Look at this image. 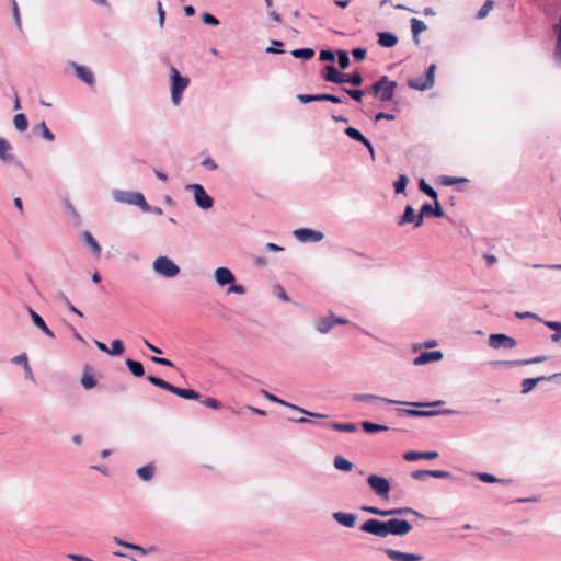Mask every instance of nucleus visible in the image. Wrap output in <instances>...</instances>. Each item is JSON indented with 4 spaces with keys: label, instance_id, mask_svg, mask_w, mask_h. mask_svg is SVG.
I'll use <instances>...</instances> for the list:
<instances>
[{
    "label": "nucleus",
    "instance_id": "obj_20",
    "mask_svg": "<svg viewBox=\"0 0 561 561\" xmlns=\"http://www.w3.org/2000/svg\"><path fill=\"white\" fill-rule=\"evenodd\" d=\"M333 327H334V323H333V312H329L328 316L319 318L314 322L316 331H318L321 334L329 333L332 330Z\"/></svg>",
    "mask_w": 561,
    "mask_h": 561
},
{
    "label": "nucleus",
    "instance_id": "obj_27",
    "mask_svg": "<svg viewBox=\"0 0 561 561\" xmlns=\"http://www.w3.org/2000/svg\"><path fill=\"white\" fill-rule=\"evenodd\" d=\"M32 133L38 135L45 140L51 142L55 140V135L49 130L45 122H41L32 127Z\"/></svg>",
    "mask_w": 561,
    "mask_h": 561
},
{
    "label": "nucleus",
    "instance_id": "obj_1",
    "mask_svg": "<svg viewBox=\"0 0 561 561\" xmlns=\"http://www.w3.org/2000/svg\"><path fill=\"white\" fill-rule=\"evenodd\" d=\"M359 529L377 537L386 538L389 535L404 536L412 529V525L405 519L391 518L388 520L367 519Z\"/></svg>",
    "mask_w": 561,
    "mask_h": 561
},
{
    "label": "nucleus",
    "instance_id": "obj_5",
    "mask_svg": "<svg viewBox=\"0 0 561 561\" xmlns=\"http://www.w3.org/2000/svg\"><path fill=\"white\" fill-rule=\"evenodd\" d=\"M367 484L373 490V492L380 499H389L391 484L387 478L377 474H370L367 478Z\"/></svg>",
    "mask_w": 561,
    "mask_h": 561
},
{
    "label": "nucleus",
    "instance_id": "obj_37",
    "mask_svg": "<svg viewBox=\"0 0 561 561\" xmlns=\"http://www.w3.org/2000/svg\"><path fill=\"white\" fill-rule=\"evenodd\" d=\"M554 32L558 35L554 50V60L561 67V16L559 24L554 26Z\"/></svg>",
    "mask_w": 561,
    "mask_h": 561
},
{
    "label": "nucleus",
    "instance_id": "obj_19",
    "mask_svg": "<svg viewBox=\"0 0 561 561\" xmlns=\"http://www.w3.org/2000/svg\"><path fill=\"white\" fill-rule=\"evenodd\" d=\"M77 77L88 85H93L95 82L93 72L85 66L72 62Z\"/></svg>",
    "mask_w": 561,
    "mask_h": 561
},
{
    "label": "nucleus",
    "instance_id": "obj_51",
    "mask_svg": "<svg viewBox=\"0 0 561 561\" xmlns=\"http://www.w3.org/2000/svg\"><path fill=\"white\" fill-rule=\"evenodd\" d=\"M493 5H494V1H492V0H486V1L482 4V7L479 9V11L477 12V14H476V19H478V20H482V19H484V18L489 14V12H490V10L493 8Z\"/></svg>",
    "mask_w": 561,
    "mask_h": 561
},
{
    "label": "nucleus",
    "instance_id": "obj_14",
    "mask_svg": "<svg viewBox=\"0 0 561 561\" xmlns=\"http://www.w3.org/2000/svg\"><path fill=\"white\" fill-rule=\"evenodd\" d=\"M382 551L392 561H421L423 559L421 554L401 552L391 548H385Z\"/></svg>",
    "mask_w": 561,
    "mask_h": 561
},
{
    "label": "nucleus",
    "instance_id": "obj_56",
    "mask_svg": "<svg viewBox=\"0 0 561 561\" xmlns=\"http://www.w3.org/2000/svg\"><path fill=\"white\" fill-rule=\"evenodd\" d=\"M12 3V15L14 19V23L20 32H22V23H21V16H20V10L19 5L15 0H11Z\"/></svg>",
    "mask_w": 561,
    "mask_h": 561
},
{
    "label": "nucleus",
    "instance_id": "obj_34",
    "mask_svg": "<svg viewBox=\"0 0 561 561\" xmlns=\"http://www.w3.org/2000/svg\"><path fill=\"white\" fill-rule=\"evenodd\" d=\"M474 474L480 481L485 482V483H501L504 485H507L511 483V480L499 479L495 476L488 473V472H477Z\"/></svg>",
    "mask_w": 561,
    "mask_h": 561
},
{
    "label": "nucleus",
    "instance_id": "obj_11",
    "mask_svg": "<svg viewBox=\"0 0 561 561\" xmlns=\"http://www.w3.org/2000/svg\"><path fill=\"white\" fill-rule=\"evenodd\" d=\"M489 345L492 348H514L516 346V340L503 334V333H493L489 336Z\"/></svg>",
    "mask_w": 561,
    "mask_h": 561
},
{
    "label": "nucleus",
    "instance_id": "obj_44",
    "mask_svg": "<svg viewBox=\"0 0 561 561\" xmlns=\"http://www.w3.org/2000/svg\"><path fill=\"white\" fill-rule=\"evenodd\" d=\"M367 249L369 250L368 252H364V253L356 252L355 259L353 257V261H355L357 264L365 265V266L374 265V263L364 262V257L373 256L375 253V250L377 248H367Z\"/></svg>",
    "mask_w": 561,
    "mask_h": 561
},
{
    "label": "nucleus",
    "instance_id": "obj_15",
    "mask_svg": "<svg viewBox=\"0 0 561 561\" xmlns=\"http://www.w3.org/2000/svg\"><path fill=\"white\" fill-rule=\"evenodd\" d=\"M443 358L440 351L422 352L413 359V365L422 366L432 362H438Z\"/></svg>",
    "mask_w": 561,
    "mask_h": 561
},
{
    "label": "nucleus",
    "instance_id": "obj_30",
    "mask_svg": "<svg viewBox=\"0 0 561 561\" xmlns=\"http://www.w3.org/2000/svg\"><path fill=\"white\" fill-rule=\"evenodd\" d=\"M12 149L11 144L4 138L0 137V159L4 163H11L14 161V156L8 153Z\"/></svg>",
    "mask_w": 561,
    "mask_h": 561
},
{
    "label": "nucleus",
    "instance_id": "obj_42",
    "mask_svg": "<svg viewBox=\"0 0 561 561\" xmlns=\"http://www.w3.org/2000/svg\"><path fill=\"white\" fill-rule=\"evenodd\" d=\"M419 188L422 193L427 195L430 198L436 201L438 198L437 192L424 180L419 181Z\"/></svg>",
    "mask_w": 561,
    "mask_h": 561
},
{
    "label": "nucleus",
    "instance_id": "obj_29",
    "mask_svg": "<svg viewBox=\"0 0 561 561\" xmlns=\"http://www.w3.org/2000/svg\"><path fill=\"white\" fill-rule=\"evenodd\" d=\"M396 515H414L416 517L424 518L423 514L419 513L412 507H398L386 510V517Z\"/></svg>",
    "mask_w": 561,
    "mask_h": 561
},
{
    "label": "nucleus",
    "instance_id": "obj_36",
    "mask_svg": "<svg viewBox=\"0 0 561 561\" xmlns=\"http://www.w3.org/2000/svg\"><path fill=\"white\" fill-rule=\"evenodd\" d=\"M362 428L369 434L389 431V427L387 425L376 424L369 421L362 422Z\"/></svg>",
    "mask_w": 561,
    "mask_h": 561
},
{
    "label": "nucleus",
    "instance_id": "obj_2",
    "mask_svg": "<svg viewBox=\"0 0 561 561\" xmlns=\"http://www.w3.org/2000/svg\"><path fill=\"white\" fill-rule=\"evenodd\" d=\"M147 380L150 383H152L153 386L159 387L163 390H167V391H169L178 397H181L183 399H187V400H199L201 399V394L198 391L193 390V389L179 388V387L173 386L172 383H170L159 377H156L153 375L147 376Z\"/></svg>",
    "mask_w": 561,
    "mask_h": 561
},
{
    "label": "nucleus",
    "instance_id": "obj_55",
    "mask_svg": "<svg viewBox=\"0 0 561 561\" xmlns=\"http://www.w3.org/2000/svg\"><path fill=\"white\" fill-rule=\"evenodd\" d=\"M424 83V76H421V77H415V78H410L407 82L408 87L413 89V90H417V91H426L427 89L423 88V87H420V84Z\"/></svg>",
    "mask_w": 561,
    "mask_h": 561
},
{
    "label": "nucleus",
    "instance_id": "obj_24",
    "mask_svg": "<svg viewBox=\"0 0 561 561\" xmlns=\"http://www.w3.org/2000/svg\"><path fill=\"white\" fill-rule=\"evenodd\" d=\"M399 226H404L407 224H414V227H420L422 224H417V215L415 214L413 207L411 205H407L402 216L397 221Z\"/></svg>",
    "mask_w": 561,
    "mask_h": 561
},
{
    "label": "nucleus",
    "instance_id": "obj_17",
    "mask_svg": "<svg viewBox=\"0 0 561 561\" xmlns=\"http://www.w3.org/2000/svg\"><path fill=\"white\" fill-rule=\"evenodd\" d=\"M397 82L389 80L387 77V83L381 84V88L379 89L378 100L381 102H388L391 101L394 96V91L397 89Z\"/></svg>",
    "mask_w": 561,
    "mask_h": 561
},
{
    "label": "nucleus",
    "instance_id": "obj_8",
    "mask_svg": "<svg viewBox=\"0 0 561 561\" xmlns=\"http://www.w3.org/2000/svg\"><path fill=\"white\" fill-rule=\"evenodd\" d=\"M113 197L118 203L136 205L139 208L146 205L145 196L138 192L114 190Z\"/></svg>",
    "mask_w": 561,
    "mask_h": 561
},
{
    "label": "nucleus",
    "instance_id": "obj_46",
    "mask_svg": "<svg viewBox=\"0 0 561 561\" xmlns=\"http://www.w3.org/2000/svg\"><path fill=\"white\" fill-rule=\"evenodd\" d=\"M387 83V76H382L376 82H374L369 88L366 89L365 93L371 94L375 98H378L379 89L381 84Z\"/></svg>",
    "mask_w": 561,
    "mask_h": 561
},
{
    "label": "nucleus",
    "instance_id": "obj_4",
    "mask_svg": "<svg viewBox=\"0 0 561 561\" xmlns=\"http://www.w3.org/2000/svg\"><path fill=\"white\" fill-rule=\"evenodd\" d=\"M354 401H360V402H373V401H385L389 404H409L412 407H437L443 404L444 402L438 400L434 402H403V401H397L388 398L378 397L370 393H356L353 396Z\"/></svg>",
    "mask_w": 561,
    "mask_h": 561
},
{
    "label": "nucleus",
    "instance_id": "obj_23",
    "mask_svg": "<svg viewBox=\"0 0 561 561\" xmlns=\"http://www.w3.org/2000/svg\"><path fill=\"white\" fill-rule=\"evenodd\" d=\"M28 313L35 327H37L48 337H55L54 332L47 327L44 319L37 312L32 308H28Z\"/></svg>",
    "mask_w": 561,
    "mask_h": 561
},
{
    "label": "nucleus",
    "instance_id": "obj_48",
    "mask_svg": "<svg viewBox=\"0 0 561 561\" xmlns=\"http://www.w3.org/2000/svg\"><path fill=\"white\" fill-rule=\"evenodd\" d=\"M469 180L466 178H454L448 175H442L438 178V182L443 185H454L457 183H467Z\"/></svg>",
    "mask_w": 561,
    "mask_h": 561
},
{
    "label": "nucleus",
    "instance_id": "obj_45",
    "mask_svg": "<svg viewBox=\"0 0 561 561\" xmlns=\"http://www.w3.org/2000/svg\"><path fill=\"white\" fill-rule=\"evenodd\" d=\"M336 56H337V64H339V67L342 69V70H345L350 67V57H348V53L346 50H343V49H339L336 50Z\"/></svg>",
    "mask_w": 561,
    "mask_h": 561
},
{
    "label": "nucleus",
    "instance_id": "obj_31",
    "mask_svg": "<svg viewBox=\"0 0 561 561\" xmlns=\"http://www.w3.org/2000/svg\"><path fill=\"white\" fill-rule=\"evenodd\" d=\"M127 368L135 377H144L145 376V368L142 363L138 360H134L131 358H127L125 362Z\"/></svg>",
    "mask_w": 561,
    "mask_h": 561
},
{
    "label": "nucleus",
    "instance_id": "obj_9",
    "mask_svg": "<svg viewBox=\"0 0 561 561\" xmlns=\"http://www.w3.org/2000/svg\"><path fill=\"white\" fill-rule=\"evenodd\" d=\"M293 236L301 243H317L324 238L323 232L310 228L296 229L293 231Z\"/></svg>",
    "mask_w": 561,
    "mask_h": 561
},
{
    "label": "nucleus",
    "instance_id": "obj_16",
    "mask_svg": "<svg viewBox=\"0 0 561 561\" xmlns=\"http://www.w3.org/2000/svg\"><path fill=\"white\" fill-rule=\"evenodd\" d=\"M322 78L328 82L342 84L344 76L343 72L339 71L334 66L327 65L322 70Z\"/></svg>",
    "mask_w": 561,
    "mask_h": 561
},
{
    "label": "nucleus",
    "instance_id": "obj_53",
    "mask_svg": "<svg viewBox=\"0 0 561 561\" xmlns=\"http://www.w3.org/2000/svg\"><path fill=\"white\" fill-rule=\"evenodd\" d=\"M283 42L280 41H277V39H273L271 41V46H268L265 51L267 54H284L285 50L283 49Z\"/></svg>",
    "mask_w": 561,
    "mask_h": 561
},
{
    "label": "nucleus",
    "instance_id": "obj_12",
    "mask_svg": "<svg viewBox=\"0 0 561 561\" xmlns=\"http://www.w3.org/2000/svg\"><path fill=\"white\" fill-rule=\"evenodd\" d=\"M263 394L265 396V398L271 401V402H275V403H278L280 405H284V407H287V408H290L295 411H298L305 415H308V416H312V417H317V419H323L325 417V415L323 414H319V413H313V412H310V411H307L296 404H293V403H289L280 398H278L277 396L273 394V393H270L267 392L266 390H262Z\"/></svg>",
    "mask_w": 561,
    "mask_h": 561
},
{
    "label": "nucleus",
    "instance_id": "obj_39",
    "mask_svg": "<svg viewBox=\"0 0 561 561\" xmlns=\"http://www.w3.org/2000/svg\"><path fill=\"white\" fill-rule=\"evenodd\" d=\"M343 76H344V78L342 80V84L350 83L352 85L358 87L364 81L363 76L358 71H355L352 73H343Z\"/></svg>",
    "mask_w": 561,
    "mask_h": 561
},
{
    "label": "nucleus",
    "instance_id": "obj_13",
    "mask_svg": "<svg viewBox=\"0 0 561 561\" xmlns=\"http://www.w3.org/2000/svg\"><path fill=\"white\" fill-rule=\"evenodd\" d=\"M401 414L408 415V416H414V417H433L436 415H451L455 412L449 409H445L443 411H435V410H416V409H402L399 410Z\"/></svg>",
    "mask_w": 561,
    "mask_h": 561
},
{
    "label": "nucleus",
    "instance_id": "obj_6",
    "mask_svg": "<svg viewBox=\"0 0 561 561\" xmlns=\"http://www.w3.org/2000/svg\"><path fill=\"white\" fill-rule=\"evenodd\" d=\"M154 271L163 277H174L180 273V267L167 256H160L153 262Z\"/></svg>",
    "mask_w": 561,
    "mask_h": 561
},
{
    "label": "nucleus",
    "instance_id": "obj_40",
    "mask_svg": "<svg viewBox=\"0 0 561 561\" xmlns=\"http://www.w3.org/2000/svg\"><path fill=\"white\" fill-rule=\"evenodd\" d=\"M154 473V466L152 463H148L139 469H137V476L144 480L149 481L152 479Z\"/></svg>",
    "mask_w": 561,
    "mask_h": 561
},
{
    "label": "nucleus",
    "instance_id": "obj_7",
    "mask_svg": "<svg viewBox=\"0 0 561 561\" xmlns=\"http://www.w3.org/2000/svg\"><path fill=\"white\" fill-rule=\"evenodd\" d=\"M186 190L194 194V201L199 208L207 210L213 207L214 199L210 195L207 194L203 185L188 184Z\"/></svg>",
    "mask_w": 561,
    "mask_h": 561
},
{
    "label": "nucleus",
    "instance_id": "obj_63",
    "mask_svg": "<svg viewBox=\"0 0 561 561\" xmlns=\"http://www.w3.org/2000/svg\"><path fill=\"white\" fill-rule=\"evenodd\" d=\"M411 477L417 481H425L430 478L428 470H414L411 472Z\"/></svg>",
    "mask_w": 561,
    "mask_h": 561
},
{
    "label": "nucleus",
    "instance_id": "obj_54",
    "mask_svg": "<svg viewBox=\"0 0 561 561\" xmlns=\"http://www.w3.org/2000/svg\"><path fill=\"white\" fill-rule=\"evenodd\" d=\"M344 133L347 137H350L353 140H356L358 142L363 141V139H364V135L355 127H352V126L346 127Z\"/></svg>",
    "mask_w": 561,
    "mask_h": 561
},
{
    "label": "nucleus",
    "instance_id": "obj_21",
    "mask_svg": "<svg viewBox=\"0 0 561 561\" xmlns=\"http://www.w3.org/2000/svg\"><path fill=\"white\" fill-rule=\"evenodd\" d=\"M113 540L117 545L125 547L127 549H130L131 551H136L140 556L149 554L156 550L154 547L145 548L139 545L125 541V540L121 539L119 537H114Z\"/></svg>",
    "mask_w": 561,
    "mask_h": 561
},
{
    "label": "nucleus",
    "instance_id": "obj_59",
    "mask_svg": "<svg viewBox=\"0 0 561 561\" xmlns=\"http://www.w3.org/2000/svg\"><path fill=\"white\" fill-rule=\"evenodd\" d=\"M273 293L285 302H288L290 300L284 287L279 284L274 285Z\"/></svg>",
    "mask_w": 561,
    "mask_h": 561
},
{
    "label": "nucleus",
    "instance_id": "obj_52",
    "mask_svg": "<svg viewBox=\"0 0 561 561\" xmlns=\"http://www.w3.org/2000/svg\"><path fill=\"white\" fill-rule=\"evenodd\" d=\"M342 91L356 102H362L363 96L365 95V91L360 89L342 88Z\"/></svg>",
    "mask_w": 561,
    "mask_h": 561
},
{
    "label": "nucleus",
    "instance_id": "obj_50",
    "mask_svg": "<svg viewBox=\"0 0 561 561\" xmlns=\"http://www.w3.org/2000/svg\"><path fill=\"white\" fill-rule=\"evenodd\" d=\"M124 352V344L121 340H114L111 343V348H108L107 354L112 356H118L122 355Z\"/></svg>",
    "mask_w": 561,
    "mask_h": 561
},
{
    "label": "nucleus",
    "instance_id": "obj_49",
    "mask_svg": "<svg viewBox=\"0 0 561 561\" xmlns=\"http://www.w3.org/2000/svg\"><path fill=\"white\" fill-rule=\"evenodd\" d=\"M408 182H409V179L407 175H404V174L399 175V178L397 179V181L393 184L394 192L397 194L404 193Z\"/></svg>",
    "mask_w": 561,
    "mask_h": 561
},
{
    "label": "nucleus",
    "instance_id": "obj_62",
    "mask_svg": "<svg viewBox=\"0 0 561 561\" xmlns=\"http://www.w3.org/2000/svg\"><path fill=\"white\" fill-rule=\"evenodd\" d=\"M335 54L333 50L331 49H322L320 51V56H319V59L321 61H334L335 59Z\"/></svg>",
    "mask_w": 561,
    "mask_h": 561
},
{
    "label": "nucleus",
    "instance_id": "obj_38",
    "mask_svg": "<svg viewBox=\"0 0 561 561\" xmlns=\"http://www.w3.org/2000/svg\"><path fill=\"white\" fill-rule=\"evenodd\" d=\"M333 463L335 469L341 471H351L354 467L350 460L340 455L334 457Z\"/></svg>",
    "mask_w": 561,
    "mask_h": 561
},
{
    "label": "nucleus",
    "instance_id": "obj_47",
    "mask_svg": "<svg viewBox=\"0 0 561 561\" xmlns=\"http://www.w3.org/2000/svg\"><path fill=\"white\" fill-rule=\"evenodd\" d=\"M13 123H14L16 130H19V131H25L28 127L27 118L22 113H19L14 116Z\"/></svg>",
    "mask_w": 561,
    "mask_h": 561
},
{
    "label": "nucleus",
    "instance_id": "obj_64",
    "mask_svg": "<svg viewBox=\"0 0 561 561\" xmlns=\"http://www.w3.org/2000/svg\"><path fill=\"white\" fill-rule=\"evenodd\" d=\"M366 49L365 48H362V47H356L352 50V55H353V58L356 60V61H362L365 59L366 57Z\"/></svg>",
    "mask_w": 561,
    "mask_h": 561
},
{
    "label": "nucleus",
    "instance_id": "obj_26",
    "mask_svg": "<svg viewBox=\"0 0 561 561\" xmlns=\"http://www.w3.org/2000/svg\"><path fill=\"white\" fill-rule=\"evenodd\" d=\"M549 376H539L536 378H526L522 381V393L526 394L530 392L540 381H554V379H548Z\"/></svg>",
    "mask_w": 561,
    "mask_h": 561
},
{
    "label": "nucleus",
    "instance_id": "obj_10",
    "mask_svg": "<svg viewBox=\"0 0 561 561\" xmlns=\"http://www.w3.org/2000/svg\"><path fill=\"white\" fill-rule=\"evenodd\" d=\"M434 216L436 218H443L445 213L442 208L438 198L434 201V205L425 203L422 205L420 213L417 214V224H423L424 217Z\"/></svg>",
    "mask_w": 561,
    "mask_h": 561
},
{
    "label": "nucleus",
    "instance_id": "obj_58",
    "mask_svg": "<svg viewBox=\"0 0 561 561\" xmlns=\"http://www.w3.org/2000/svg\"><path fill=\"white\" fill-rule=\"evenodd\" d=\"M201 403L214 410H219L222 408V403L215 398H206L204 400H201Z\"/></svg>",
    "mask_w": 561,
    "mask_h": 561
},
{
    "label": "nucleus",
    "instance_id": "obj_43",
    "mask_svg": "<svg viewBox=\"0 0 561 561\" xmlns=\"http://www.w3.org/2000/svg\"><path fill=\"white\" fill-rule=\"evenodd\" d=\"M297 99L302 104H307V103H310V102H321V101H324V93H319V94H298Z\"/></svg>",
    "mask_w": 561,
    "mask_h": 561
},
{
    "label": "nucleus",
    "instance_id": "obj_25",
    "mask_svg": "<svg viewBox=\"0 0 561 561\" xmlns=\"http://www.w3.org/2000/svg\"><path fill=\"white\" fill-rule=\"evenodd\" d=\"M438 457L437 451H405L403 454V459L407 461H415L419 459H436Z\"/></svg>",
    "mask_w": 561,
    "mask_h": 561
},
{
    "label": "nucleus",
    "instance_id": "obj_33",
    "mask_svg": "<svg viewBox=\"0 0 561 561\" xmlns=\"http://www.w3.org/2000/svg\"><path fill=\"white\" fill-rule=\"evenodd\" d=\"M435 72H436V65L432 64L427 67L425 75H424V83L420 84V87H423L425 89H432L435 83Z\"/></svg>",
    "mask_w": 561,
    "mask_h": 561
},
{
    "label": "nucleus",
    "instance_id": "obj_22",
    "mask_svg": "<svg viewBox=\"0 0 561 561\" xmlns=\"http://www.w3.org/2000/svg\"><path fill=\"white\" fill-rule=\"evenodd\" d=\"M332 517L336 523L347 528L354 527L357 518L355 514L344 512H335Z\"/></svg>",
    "mask_w": 561,
    "mask_h": 561
},
{
    "label": "nucleus",
    "instance_id": "obj_61",
    "mask_svg": "<svg viewBox=\"0 0 561 561\" xmlns=\"http://www.w3.org/2000/svg\"><path fill=\"white\" fill-rule=\"evenodd\" d=\"M362 511L370 513L373 515L386 517V510H382V508H379V507H376V506L364 505V506H362Z\"/></svg>",
    "mask_w": 561,
    "mask_h": 561
},
{
    "label": "nucleus",
    "instance_id": "obj_32",
    "mask_svg": "<svg viewBox=\"0 0 561 561\" xmlns=\"http://www.w3.org/2000/svg\"><path fill=\"white\" fill-rule=\"evenodd\" d=\"M325 427L332 428L334 431L339 432H347L353 433L357 431V425L355 423H337V422H331L324 424Z\"/></svg>",
    "mask_w": 561,
    "mask_h": 561
},
{
    "label": "nucleus",
    "instance_id": "obj_60",
    "mask_svg": "<svg viewBox=\"0 0 561 561\" xmlns=\"http://www.w3.org/2000/svg\"><path fill=\"white\" fill-rule=\"evenodd\" d=\"M202 21L207 24V25H210V26H217L219 25V20L214 16L213 14L208 13V12H204L202 14Z\"/></svg>",
    "mask_w": 561,
    "mask_h": 561
},
{
    "label": "nucleus",
    "instance_id": "obj_28",
    "mask_svg": "<svg viewBox=\"0 0 561 561\" xmlns=\"http://www.w3.org/2000/svg\"><path fill=\"white\" fill-rule=\"evenodd\" d=\"M377 43L386 48H391L397 45L398 37L390 32H379Z\"/></svg>",
    "mask_w": 561,
    "mask_h": 561
},
{
    "label": "nucleus",
    "instance_id": "obj_41",
    "mask_svg": "<svg viewBox=\"0 0 561 561\" xmlns=\"http://www.w3.org/2000/svg\"><path fill=\"white\" fill-rule=\"evenodd\" d=\"M291 56L295 58L309 60L314 56V50L312 48H297L290 51Z\"/></svg>",
    "mask_w": 561,
    "mask_h": 561
},
{
    "label": "nucleus",
    "instance_id": "obj_35",
    "mask_svg": "<svg viewBox=\"0 0 561 561\" xmlns=\"http://www.w3.org/2000/svg\"><path fill=\"white\" fill-rule=\"evenodd\" d=\"M426 30V25L423 21L416 19V18H413L411 20V31H412V35H413V41L419 44V35Z\"/></svg>",
    "mask_w": 561,
    "mask_h": 561
},
{
    "label": "nucleus",
    "instance_id": "obj_57",
    "mask_svg": "<svg viewBox=\"0 0 561 561\" xmlns=\"http://www.w3.org/2000/svg\"><path fill=\"white\" fill-rule=\"evenodd\" d=\"M81 385L84 389L90 390L95 387L96 380L90 374H84L81 378Z\"/></svg>",
    "mask_w": 561,
    "mask_h": 561
},
{
    "label": "nucleus",
    "instance_id": "obj_18",
    "mask_svg": "<svg viewBox=\"0 0 561 561\" xmlns=\"http://www.w3.org/2000/svg\"><path fill=\"white\" fill-rule=\"evenodd\" d=\"M215 280L219 286L229 285L234 282V275L227 267H218L215 271Z\"/></svg>",
    "mask_w": 561,
    "mask_h": 561
},
{
    "label": "nucleus",
    "instance_id": "obj_3",
    "mask_svg": "<svg viewBox=\"0 0 561 561\" xmlns=\"http://www.w3.org/2000/svg\"><path fill=\"white\" fill-rule=\"evenodd\" d=\"M171 100L178 105L182 100L183 91L190 84V78L182 76L174 66H170Z\"/></svg>",
    "mask_w": 561,
    "mask_h": 561
}]
</instances>
